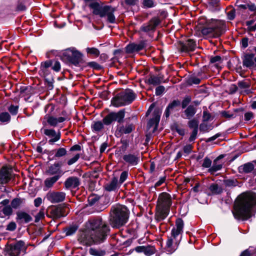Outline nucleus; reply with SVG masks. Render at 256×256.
<instances>
[{
    "instance_id": "obj_43",
    "label": "nucleus",
    "mask_w": 256,
    "mask_h": 256,
    "mask_svg": "<svg viewBox=\"0 0 256 256\" xmlns=\"http://www.w3.org/2000/svg\"><path fill=\"white\" fill-rule=\"evenodd\" d=\"M2 212L5 216H10L12 213V210L10 206H8L3 208Z\"/></svg>"
},
{
    "instance_id": "obj_57",
    "label": "nucleus",
    "mask_w": 256,
    "mask_h": 256,
    "mask_svg": "<svg viewBox=\"0 0 256 256\" xmlns=\"http://www.w3.org/2000/svg\"><path fill=\"white\" fill-rule=\"evenodd\" d=\"M164 90L165 88L164 86H158L156 89V96H160L164 92Z\"/></svg>"
},
{
    "instance_id": "obj_42",
    "label": "nucleus",
    "mask_w": 256,
    "mask_h": 256,
    "mask_svg": "<svg viewBox=\"0 0 256 256\" xmlns=\"http://www.w3.org/2000/svg\"><path fill=\"white\" fill-rule=\"evenodd\" d=\"M144 254L146 256H150L154 254L156 250L155 248L153 246H144Z\"/></svg>"
},
{
    "instance_id": "obj_51",
    "label": "nucleus",
    "mask_w": 256,
    "mask_h": 256,
    "mask_svg": "<svg viewBox=\"0 0 256 256\" xmlns=\"http://www.w3.org/2000/svg\"><path fill=\"white\" fill-rule=\"evenodd\" d=\"M212 164V161L211 160L208 158V157H206L204 160V162L202 164V166L204 168H210Z\"/></svg>"
},
{
    "instance_id": "obj_5",
    "label": "nucleus",
    "mask_w": 256,
    "mask_h": 256,
    "mask_svg": "<svg viewBox=\"0 0 256 256\" xmlns=\"http://www.w3.org/2000/svg\"><path fill=\"white\" fill-rule=\"evenodd\" d=\"M206 26L202 30L204 35H210L213 37H218L226 30V26L224 21L211 19L206 20Z\"/></svg>"
},
{
    "instance_id": "obj_19",
    "label": "nucleus",
    "mask_w": 256,
    "mask_h": 256,
    "mask_svg": "<svg viewBox=\"0 0 256 256\" xmlns=\"http://www.w3.org/2000/svg\"><path fill=\"white\" fill-rule=\"evenodd\" d=\"M12 176L11 172L6 167L3 166L0 170V182L2 184L8 183Z\"/></svg>"
},
{
    "instance_id": "obj_1",
    "label": "nucleus",
    "mask_w": 256,
    "mask_h": 256,
    "mask_svg": "<svg viewBox=\"0 0 256 256\" xmlns=\"http://www.w3.org/2000/svg\"><path fill=\"white\" fill-rule=\"evenodd\" d=\"M86 228L78 240L80 244L87 246L103 242L110 230L109 227L101 218L89 220L86 224Z\"/></svg>"
},
{
    "instance_id": "obj_24",
    "label": "nucleus",
    "mask_w": 256,
    "mask_h": 256,
    "mask_svg": "<svg viewBox=\"0 0 256 256\" xmlns=\"http://www.w3.org/2000/svg\"><path fill=\"white\" fill-rule=\"evenodd\" d=\"M180 102L178 100H174L170 103L166 108L164 112V116L167 118L169 117L170 114L176 110L177 107L180 106Z\"/></svg>"
},
{
    "instance_id": "obj_26",
    "label": "nucleus",
    "mask_w": 256,
    "mask_h": 256,
    "mask_svg": "<svg viewBox=\"0 0 256 256\" xmlns=\"http://www.w3.org/2000/svg\"><path fill=\"white\" fill-rule=\"evenodd\" d=\"M64 216V215L63 214V208L60 206H56L52 208L48 216L49 217L52 218L53 219H58Z\"/></svg>"
},
{
    "instance_id": "obj_18",
    "label": "nucleus",
    "mask_w": 256,
    "mask_h": 256,
    "mask_svg": "<svg viewBox=\"0 0 256 256\" xmlns=\"http://www.w3.org/2000/svg\"><path fill=\"white\" fill-rule=\"evenodd\" d=\"M133 129L134 126L132 124H126L125 126L119 124L116 130V135L117 136H120L122 134H129Z\"/></svg>"
},
{
    "instance_id": "obj_27",
    "label": "nucleus",
    "mask_w": 256,
    "mask_h": 256,
    "mask_svg": "<svg viewBox=\"0 0 256 256\" xmlns=\"http://www.w3.org/2000/svg\"><path fill=\"white\" fill-rule=\"evenodd\" d=\"M119 187L118 178L114 177L112 180L104 186L105 190L108 192L116 190Z\"/></svg>"
},
{
    "instance_id": "obj_41",
    "label": "nucleus",
    "mask_w": 256,
    "mask_h": 256,
    "mask_svg": "<svg viewBox=\"0 0 256 256\" xmlns=\"http://www.w3.org/2000/svg\"><path fill=\"white\" fill-rule=\"evenodd\" d=\"M144 8H150L155 6L154 0H142V2Z\"/></svg>"
},
{
    "instance_id": "obj_20",
    "label": "nucleus",
    "mask_w": 256,
    "mask_h": 256,
    "mask_svg": "<svg viewBox=\"0 0 256 256\" xmlns=\"http://www.w3.org/2000/svg\"><path fill=\"white\" fill-rule=\"evenodd\" d=\"M115 11V8H112L110 6H106L103 17L106 16V20L108 22L111 24L115 23L116 18L114 14Z\"/></svg>"
},
{
    "instance_id": "obj_56",
    "label": "nucleus",
    "mask_w": 256,
    "mask_h": 256,
    "mask_svg": "<svg viewBox=\"0 0 256 256\" xmlns=\"http://www.w3.org/2000/svg\"><path fill=\"white\" fill-rule=\"evenodd\" d=\"M198 130L197 129L193 130L189 138V142H194L196 139L198 134Z\"/></svg>"
},
{
    "instance_id": "obj_9",
    "label": "nucleus",
    "mask_w": 256,
    "mask_h": 256,
    "mask_svg": "<svg viewBox=\"0 0 256 256\" xmlns=\"http://www.w3.org/2000/svg\"><path fill=\"white\" fill-rule=\"evenodd\" d=\"M63 56L75 66L78 65L82 61V54L74 48L66 50L63 52Z\"/></svg>"
},
{
    "instance_id": "obj_34",
    "label": "nucleus",
    "mask_w": 256,
    "mask_h": 256,
    "mask_svg": "<svg viewBox=\"0 0 256 256\" xmlns=\"http://www.w3.org/2000/svg\"><path fill=\"white\" fill-rule=\"evenodd\" d=\"M209 190L212 192V194H220L222 192V188H221V187L219 186L218 184H212L210 186Z\"/></svg>"
},
{
    "instance_id": "obj_32",
    "label": "nucleus",
    "mask_w": 256,
    "mask_h": 256,
    "mask_svg": "<svg viewBox=\"0 0 256 256\" xmlns=\"http://www.w3.org/2000/svg\"><path fill=\"white\" fill-rule=\"evenodd\" d=\"M11 120V116L8 112H4L0 113V122L2 124H6Z\"/></svg>"
},
{
    "instance_id": "obj_40",
    "label": "nucleus",
    "mask_w": 256,
    "mask_h": 256,
    "mask_svg": "<svg viewBox=\"0 0 256 256\" xmlns=\"http://www.w3.org/2000/svg\"><path fill=\"white\" fill-rule=\"evenodd\" d=\"M104 128L103 124L100 121L95 122L92 126L93 130L95 132H99L102 130Z\"/></svg>"
},
{
    "instance_id": "obj_23",
    "label": "nucleus",
    "mask_w": 256,
    "mask_h": 256,
    "mask_svg": "<svg viewBox=\"0 0 256 256\" xmlns=\"http://www.w3.org/2000/svg\"><path fill=\"white\" fill-rule=\"evenodd\" d=\"M144 48V42H140L139 44H130L126 48V51L127 53L132 54L136 52H138Z\"/></svg>"
},
{
    "instance_id": "obj_14",
    "label": "nucleus",
    "mask_w": 256,
    "mask_h": 256,
    "mask_svg": "<svg viewBox=\"0 0 256 256\" xmlns=\"http://www.w3.org/2000/svg\"><path fill=\"white\" fill-rule=\"evenodd\" d=\"M66 194L64 192H49L46 194V198L52 203H58L64 200Z\"/></svg>"
},
{
    "instance_id": "obj_31",
    "label": "nucleus",
    "mask_w": 256,
    "mask_h": 256,
    "mask_svg": "<svg viewBox=\"0 0 256 256\" xmlns=\"http://www.w3.org/2000/svg\"><path fill=\"white\" fill-rule=\"evenodd\" d=\"M220 158L221 156H219L214 160L212 166L210 167L208 170V172H210L211 174H214V172L220 170L222 168V164L218 163V161Z\"/></svg>"
},
{
    "instance_id": "obj_63",
    "label": "nucleus",
    "mask_w": 256,
    "mask_h": 256,
    "mask_svg": "<svg viewBox=\"0 0 256 256\" xmlns=\"http://www.w3.org/2000/svg\"><path fill=\"white\" fill-rule=\"evenodd\" d=\"M254 118V114L251 112H246L244 114V120L248 121Z\"/></svg>"
},
{
    "instance_id": "obj_22",
    "label": "nucleus",
    "mask_w": 256,
    "mask_h": 256,
    "mask_svg": "<svg viewBox=\"0 0 256 256\" xmlns=\"http://www.w3.org/2000/svg\"><path fill=\"white\" fill-rule=\"evenodd\" d=\"M16 220L19 223H28L32 220V217L24 212H16Z\"/></svg>"
},
{
    "instance_id": "obj_46",
    "label": "nucleus",
    "mask_w": 256,
    "mask_h": 256,
    "mask_svg": "<svg viewBox=\"0 0 256 256\" xmlns=\"http://www.w3.org/2000/svg\"><path fill=\"white\" fill-rule=\"evenodd\" d=\"M80 154H75L72 158H70L67 164L68 166H71L74 164L76 163L80 158Z\"/></svg>"
},
{
    "instance_id": "obj_38",
    "label": "nucleus",
    "mask_w": 256,
    "mask_h": 256,
    "mask_svg": "<svg viewBox=\"0 0 256 256\" xmlns=\"http://www.w3.org/2000/svg\"><path fill=\"white\" fill-rule=\"evenodd\" d=\"M52 64V60H47L42 62L40 66V71L44 72L48 71V68L51 66Z\"/></svg>"
},
{
    "instance_id": "obj_54",
    "label": "nucleus",
    "mask_w": 256,
    "mask_h": 256,
    "mask_svg": "<svg viewBox=\"0 0 256 256\" xmlns=\"http://www.w3.org/2000/svg\"><path fill=\"white\" fill-rule=\"evenodd\" d=\"M16 222H12L8 224L6 230L9 231H14L16 229Z\"/></svg>"
},
{
    "instance_id": "obj_50",
    "label": "nucleus",
    "mask_w": 256,
    "mask_h": 256,
    "mask_svg": "<svg viewBox=\"0 0 256 256\" xmlns=\"http://www.w3.org/2000/svg\"><path fill=\"white\" fill-rule=\"evenodd\" d=\"M198 121L196 120L193 119L189 121L188 124L190 128H193V130L197 129L198 128Z\"/></svg>"
},
{
    "instance_id": "obj_45",
    "label": "nucleus",
    "mask_w": 256,
    "mask_h": 256,
    "mask_svg": "<svg viewBox=\"0 0 256 256\" xmlns=\"http://www.w3.org/2000/svg\"><path fill=\"white\" fill-rule=\"evenodd\" d=\"M78 230V227L76 226H71L68 228H67L66 230V236H70L74 234L76 230Z\"/></svg>"
},
{
    "instance_id": "obj_36",
    "label": "nucleus",
    "mask_w": 256,
    "mask_h": 256,
    "mask_svg": "<svg viewBox=\"0 0 256 256\" xmlns=\"http://www.w3.org/2000/svg\"><path fill=\"white\" fill-rule=\"evenodd\" d=\"M55 152L54 158H59L65 156L67 154L66 150L64 148H60L52 152Z\"/></svg>"
},
{
    "instance_id": "obj_11",
    "label": "nucleus",
    "mask_w": 256,
    "mask_h": 256,
    "mask_svg": "<svg viewBox=\"0 0 256 256\" xmlns=\"http://www.w3.org/2000/svg\"><path fill=\"white\" fill-rule=\"evenodd\" d=\"M125 116V111L122 110L118 112H112L108 114L103 119V122L106 125L110 124L114 121L120 123L123 121Z\"/></svg>"
},
{
    "instance_id": "obj_33",
    "label": "nucleus",
    "mask_w": 256,
    "mask_h": 256,
    "mask_svg": "<svg viewBox=\"0 0 256 256\" xmlns=\"http://www.w3.org/2000/svg\"><path fill=\"white\" fill-rule=\"evenodd\" d=\"M196 111V108L194 106H189L184 112L186 118L188 119L191 118L195 114Z\"/></svg>"
},
{
    "instance_id": "obj_39",
    "label": "nucleus",
    "mask_w": 256,
    "mask_h": 256,
    "mask_svg": "<svg viewBox=\"0 0 256 256\" xmlns=\"http://www.w3.org/2000/svg\"><path fill=\"white\" fill-rule=\"evenodd\" d=\"M148 82L150 84L156 86L161 82V80L160 78L158 76H151L148 79Z\"/></svg>"
},
{
    "instance_id": "obj_64",
    "label": "nucleus",
    "mask_w": 256,
    "mask_h": 256,
    "mask_svg": "<svg viewBox=\"0 0 256 256\" xmlns=\"http://www.w3.org/2000/svg\"><path fill=\"white\" fill-rule=\"evenodd\" d=\"M228 18L230 20H232L235 18V12L234 10H232L227 13Z\"/></svg>"
},
{
    "instance_id": "obj_10",
    "label": "nucleus",
    "mask_w": 256,
    "mask_h": 256,
    "mask_svg": "<svg viewBox=\"0 0 256 256\" xmlns=\"http://www.w3.org/2000/svg\"><path fill=\"white\" fill-rule=\"evenodd\" d=\"M27 246L24 242L19 240L15 244H11L8 248V252L10 256H19L22 253L24 254L26 253Z\"/></svg>"
},
{
    "instance_id": "obj_8",
    "label": "nucleus",
    "mask_w": 256,
    "mask_h": 256,
    "mask_svg": "<svg viewBox=\"0 0 256 256\" xmlns=\"http://www.w3.org/2000/svg\"><path fill=\"white\" fill-rule=\"evenodd\" d=\"M68 116L65 112H62V116L58 118L47 114L44 118L42 124L44 126L48 125L50 126L56 127L60 123L63 122L68 119Z\"/></svg>"
},
{
    "instance_id": "obj_15",
    "label": "nucleus",
    "mask_w": 256,
    "mask_h": 256,
    "mask_svg": "<svg viewBox=\"0 0 256 256\" xmlns=\"http://www.w3.org/2000/svg\"><path fill=\"white\" fill-rule=\"evenodd\" d=\"M158 18H154L150 20L148 23L144 24L140 28L141 31L144 32H148L154 31L156 26L160 24Z\"/></svg>"
},
{
    "instance_id": "obj_4",
    "label": "nucleus",
    "mask_w": 256,
    "mask_h": 256,
    "mask_svg": "<svg viewBox=\"0 0 256 256\" xmlns=\"http://www.w3.org/2000/svg\"><path fill=\"white\" fill-rule=\"evenodd\" d=\"M171 204V196L168 194L162 192L159 195L155 214V218L157 221L166 218L168 214Z\"/></svg>"
},
{
    "instance_id": "obj_28",
    "label": "nucleus",
    "mask_w": 256,
    "mask_h": 256,
    "mask_svg": "<svg viewBox=\"0 0 256 256\" xmlns=\"http://www.w3.org/2000/svg\"><path fill=\"white\" fill-rule=\"evenodd\" d=\"M254 169V165L248 162L243 165L240 166L238 170L240 173L248 174L252 172Z\"/></svg>"
},
{
    "instance_id": "obj_17",
    "label": "nucleus",
    "mask_w": 256,
    "mask_h": 256,
    "mask_svg": "<svg viewBox=\"0 0 256 256\" xmlns=\"http://www.w3.org/2000/svg\"><path fill=\"white\" fill-rule=\"evenodd\" d=\"M196 47V42L192 39H188L185 42H180V48L182 52H188L194 51Z\"/></svg>"
},
{
    "instance_id": "obj_16",
    "label": "nucleus",
    "mask_w": 256,
    "mask_h": 256,
    "mask_svg": "<svg viewBox=\"0 0 256 256\" xmlns=\"http://www.w3.org/2000/svg\"><path fill=\"white\" fill-rule=\"evenodd\" d=\"M62 164L61 162H54L48 167L46 170V173L48 175H60L61 177L63 174V172L61 170Z\"/></svg>"
},
{
    "instance_id": "obj_52",
    "label": "nucleus",
    "mask_w": 256,
    "mask_h": 256,
    "mask_svg": "<svg viewBox=\"0 0 256 256\" xmlns=\"http://www.w3.org/2000/svg\"><path fill=\"white\" fill-rule=\"evenodd\" d=\"M44 213L43 210H40L35 216V222H38L40 220L44 218Z\"/></svg>"
},
{
    "instance_id": "obj_25",
    "label": "nucleus",
    "mask_w": 256,
    "mask_h": 256,
    "mask_svg": "<svg viewBox=\"0 0 256 256\" xmlns=\"http://www.w3.org/2000/svg\"><path fill=\"white\" fill-rule=\"evenodd\" d=\"M124 162L131 166H136L138 162V157L135 154H126L122 156Z\"/></svg>"
},
{
    "instance_id": "obj_48",
    "label": "nucleus",
    "mask_w": 256,
    "mask_h": 256,
    "mask_svg": "<svg viewBox=\"0 0 256 256\" xmlns=\"http://www.w3.org/2000/svg\"><path fill=\"white\" fill-rule=\"evenodd\" d=\"M18 106L14 105H11L8 108V110L12 116H16L18 112Z\"/></svg>"
},
{
    "instance_id": "obj_13",
    "label": "nucleus",
    "mask_w": 256,
    "mask_h": 256,
    "mask_svg": "<svg viewBox=\"0 0 256 256\" xmlns=\"http://www.w3.org/2000/svg\"><path fill=\"white\" fill-rule=\"evenodd\" d=\"M244 66L250 69L256 70V56L254 54H246L242 58Z\"/></svg>"
},
{
    "instance_id": "obj_6",
    "label": "nucleus",
    "mask_w": 256,
    "mask_h": 256,
    "mask_svg": "<svg viewBox=\"0 0 256 256\" xmlns=\"http://www.w3.org/2000/svg\"><path fill=\"white\" fill-rule=\"evenodd\" d=\"M184 222L181 218H178L176 222V228H174L171 232V236L168 237L166 243V250L170 254L174 252L178 248V242L176 237L182 232Z\"/></svg>"
},
{
    "instance_id": "obj_2",
    "label": "nucleus",
    "mask_w": 256,
    "mask_h": 256,
    "mask_svg": "<svg viewBox=\"0 0 256 256\" xmlns=\"http://www.w3.org/2000/svg\"><path fill=\"white\" fill-rule=\"evenodd\" d=\"M256 204V194L248 192L240 195L237 198L232 212L238 220H246L252 216V208Z\"/></svg>"
},
{
    "instance_id": "obj_21",
    "label": "nucleus",
    "mask_w": 256,
    "mask_h": 256,
    "mask_svg": "<svg viewBox=\"0 0 256 256\" xmlns=\"http://www.w3.org/2000/svg\"><path fill=\"white\" fill-rule=\"evenodd\" d=\"M80 184V179L76 176L69 177L64 182V186L66 189L75 188Z\"/></svg>"
},
{
    "instance_id": "obj_55",
    "label": "nucleus",
    "mask_w": 256,
    "mask_h": 256,
    "mask_svg": "<svg viewBox=\"0 0 256 256\" xmlns=\"http://www.w3.org/2000/svg\"><path fill=\"white\" fill-rule=\"evenodd\" d=\"M128 176V172L126 171L123 172L120 176V184L123 183L126 180Z\"/></svg>"
},
{
    "instance_id": "obj_49",
    "label": "nucleus",
    "mask_w": 256,
    "mask_h": 256,
    "mask_svg": "<svg viewBox=\"0 0 256 256\" xmlns=\"http://www.w3.org/2000/svg\"><path fill=\"white\" fill-rule=\"evenodd\" d=\"M86 52L88 54H90L96 56H98L100 54L99 50L94 48H86Z\"/></svg>"
},
{
    "instance_id": "obj_61",
    "label": "nucleus",
    "mask_w": 256,
    "mask_h": 256,
    "mask_svg": "<svg viewBox=\"0 0 256 256\" xmlns=\"http://www.w3.org/2000/svg\"><path fill=\"white\" fill-rule=\"evenodd\" d=\"M238 84L239 88L242 89L248 88L250 86L248 82L244 81L239 82Z\"/></svg>"
},
{
    "instance_id": "obj_12",
    "label": "nucleus",
    "mask_w": 256,
    "mask_h": 256,
    "mask_svg": "<svg viewBox=\"0 0 256 256\" xmlns=\"http://www.w3.org/2000/svg\"><path fill=\"white\" fill-rule=\"evenodd\" d=\"M43 132L46 136L50 138L48 142L50 144H53L60 138L61 133L60 130L56 132L53 128H44L43 129Z\"/></svg>"
},
{
    "instance_id": "obj_37",
    "label": "nucleus",
    "mask_w": 256,
    "mask_h": 256,
    "mask_svg": "<svg viewBox=\"0 0 256 256\" xmlns=\"http://www.w3.org/2000/svg\"><path fill=\"white\" fill-rule=\"evenodd\" d=\"M89 252L91 255L94 256H104L106 254L104 250L94 248H90L89 250Z\"/></svg>"
},
{
    "instance_id": "obj_62",
    "label": "nucleus",
    "mask_w": 256,
    "mask_h": 256,
    "mask_svg": "<svg viewBox=\"0 0 256 256\" xmlns=\"http://www.w3.org/2000/svg\"><path fill=\"white\" fill-rule=\"evenodd\" d=\"M221 61H222L221 57L218 56L212 57L210 58V62L212 63L218 62V64H220L221 62Z\"/></svg>"
},
{
    "instance_id": "obj_47",
    "label": "nucleus",
    "mask_w": 256,
    "mask_h": 256,
    "mask_svg": "<svg viewBox=\"0 0 256 256\" xmlns=\"http://www.w3.org/2000/svg\"><path fill=\"white\" fill-rule=\"evenodd\" d=\"M105 6H100L98 8L94 10H93V13L94 14L99 15L100 17H103V14L104 11Z\"/></svg>"
},
{
    "instance_id": "obj_60",
    "label": "nucleus",
    "mask_w": 256,
    "mask_h": 256,
    "mask_svg": "<svg viewBox=\"0 0 256 256\" xmlns=\"http://www.w3.org/2000/svg\"><path fill=\"white\" fill-rule=\"evenodd\" d=\"M52 69L56 72H59L60 70V62L58 61L54 62V65L52 66Z\"/></svg>"
},
{
    "instance_id": "obj_30",
    "label": "nucleus",
    "mask_w": 256,
    "mask_h": 256,
    "mask_svg": "<svg viewBox=\"0 0 256 256\" xmlns=\"http://www.w3.org/2000/svg\"><path fill=\"white\" fill-rule=\"evenodd\" d=\"M60 175H56L52 177L46 178L44 181L45 187L47 188H52L54 184L60 179Z\"/></svg>"
},
{
    "instance_id": "obj_44",
    "label": "nucleus",
    "mask_w": 256,
    "mask_h": 256,
    "mask_svg": "<svg viewBox=\"0 0 256 256\" xmlns=\"http://www.w3.org/2000/svg\"><path fill=\"white\" fill-rule=\"evenodd\" d=\"M42 72V76L45 78L46 80L48 82L49 86H52V84L54 82L53 78H46L50 74V70H48V71H46V72Z\"/></svg>"
},
{
    "instance_id": "obj_59",
    "label": "nucleus",
    "mask_w": 256,
    "mask_h": 256,
    "mask_svg": "<svg viewBox=\"0 0 256 256\" xmlns=\"http://www.w3.org/2000/svg\"><path fill=\"white\" fill-rule=\"evenodd\" d=\"M222 116L228 118H234L235 117V115L234 114H232V112H222Z\"/></svg>"
},
{
    "instance_id": "obj_29",
    "label": "nucleus",
    "mask_w": 256,
    "mask_h": 256,
    "mask_svg": "<svg viewBox=\"0 0 256 256\" xmlns=\"http://www.w3.org/2000/svg\"><path fill=\"white\" fill-rule=\"evenodd\" d=\"M160 119V115L158 112H154V117L152 118H151L148 122V128H150L154 126V129H156Z\"/></svg>"
},
{
    "instance_id": "obj_3",
    "label": "nucleus",
    "mask_w": 256,
    "mask_h": 256,
    "mask_svg": "<svg viewBox=\"0 0 256 256\" xmlns=\"http://www.w3.org/2000/svg\"><path fill=\"white\" fill-rule=\"evenodd\" d=\"M128 218V210L123 205L113 206L110 214V222L113 228H120L124 226Z\"/></svg>"
},
{
    "instance_id": "obj_53",
    "label": "nucleus",
    "mask_w": 256,
    "mask_h": 256,
    "mask_svg": "<svg viewBox=\"0 0 256 256\" xmlns=\"http://www.w3.org/2000/svg\"><path fill=\"white\" fill-rule=\"evenodd\" d=\"M248 42H249V40L248 38H246V37L243 38L240 41V44H241L242 47L243 48H246L248 46Z\"/></svg>"
},
{
    "instance_id": "obj_35",
    "label": "nucleus",
    "mask_w": 256,
    "mask_h": 256,
    "mask_svg": "<svg viewBox=\"0 0 256 256\" xmlns=\"http://www.w3.org/2000/svg\"><path fill=\"white\" fill-rule=\"evenodd\" d=\"M24 202V199L20 198H14L11 202L12 207L14 208H18Z\"/></svg>"
},
{
    "instance_id": "obj_58",
    "label": "nucleus",
    "mask_w": 256,
    "mask_h": 256,
    "mask_svg": "<svg viewBox=\"0 0 256 256\" xmlns=\"http://www.w3.org/2000/svg\"><path fill=\"white\" fill-rule=\"evenodd\" d=\"M191 101V98L190 96L186 97L182 102V108H185Z\"/></svg>"
},
{
    "instance_id": "obj_7",
    "label": "nucleus",
    "mask_w": 256,
    "mask_h": 256,
    "mask_svg": "<svg viewBox=\"0 0 256 256\" xmlns=\"http://www.w3.org/2000/svg\"><path fill=\"white\" fill-rule=\"evenodd\" d=\"M136 94L130 89H126L118 94L111 100L112 106L120 107L132 103Z\"/></svg>"
}]
</instances>
